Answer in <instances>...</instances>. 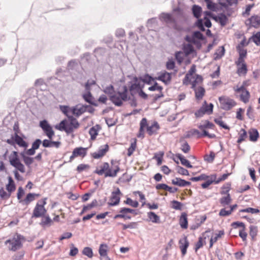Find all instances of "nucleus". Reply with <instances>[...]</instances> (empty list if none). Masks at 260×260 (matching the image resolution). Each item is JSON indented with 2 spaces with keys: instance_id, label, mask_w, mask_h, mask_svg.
Segmentation results:
<instances>
[{
  "instance_id": "ddd939ff",
  "label": "nucleus",
  "mask_w": 260,
  "mask_h": 260,
  "mask_svg": "<svg viewBox=\"0 0 260 260\" xmlns=\"http://www.w3.org/2000/svg\"><path fill=\"white\" fill-rule=\"evenodd\" d=\"M202 81V77L198 75H195V76L191 77V78L189 79L188 80L189 84H191L192 88H196L197 85H200L201 84Z\"/></svg>"
},
{
  "instance_id": "3c124183",
  "label": "nucleus",
  "mask_w": 260,
  "mask_h": 260,
  "mask_svg": "<svg viewBox=\"0 0 260 260\" xmlns=\"http://www.w3.org/2000/svg\"><path fill=\"white\" fill-rule=\"evenodd\" d=\"M98 205V202L96 200H94L89 205L84 206L82 209L81 213L86 211L88 210L91 209L92 208Z\"/></svg>"
},
{
  "instance_id": "603ef678",
  "label": "nucleus",
  "mask_w": 260,
  "mask_h": 260,
  "mask_svg": "<svg viewBox=\"0 0 260 260\" xmlns=\"http://www.w3.org/2000/svg\"><path fill=\"white\" fill-rule=\"evenodd\" d=\"M224 48L223 46L220 47L219 49L215 53V59L220 58L224 54Z\"/></svg>"
},
{
  "instance_id": "aec40b11",
  "label": "nucleus",
  "mask_w": 260,
  "mask_h": 260,
  "mask_svg": "<svg viewBox=\"0 0 260 260\" xmlns=\"http://www.w3.org/2000/svg\"><path fill=\"white\" fill-rule=\"evenodd\" d=\"M196 66L194 65L192 66L190 70H189L188 73L186 75L185 78L183 80V83L185 85L189 84V79L191 78V77L195 76L194 73L196 72Z\"/></svg>"
},
{
  "instance_id": "0e129e2a",
  "label": "nucleus",
  "mask_w": 260,
  "mask_h": 260,
  "mask_svg": "<svg viewBox=\"0 0 260 260\" xmlns=\"http://www.w3.org/2000/svg\"><path fill=\"white\" fill-rule=\"evenodd\" d=\"M104 92L105 93L109 95V96L110 97V95H112L114 93V88H113V86L111 85H109V86L106 87L104 89Z\"/></svg>"
},
{
  "instance_id": "5fc2aeb1",
  "label": "nucleus",
  "mask_w": 260,
  "mask_h": 260,
  "mask_svg": "<svg viewBox=\"0 0 260 260\" xmlns=\"http://www.w3.org/2000/svg\"><path fill=\"white\" fill-rule=\"evenodd\" d=\"M164 155L163 152L160 151L158 153L155 154L154 158L157 160V165L159 166L162 163V158Z\"/></svg>"
},
{
  "instance_id": "f3484780",
  "label": "nucleus",
  "mask_w": 260,
  "mask_h": 260,
  "mask_svg": "<svg viewBox=\"0 0 260 260\" xmlns=\"http://www.w3.org/2000/svg\"><path fill=\"white\" fill-rule=\"evenodd\" d=\"M120 168L118 166H115L111 169L109 168L107 172L105 173V177H114L117 176V173L119 171Z\"/></svg>"
},
{
  "instance_id": "69168bd1",
  "label": "nucleus",
  "mask_w": 260,
  "mask_h": 260,
  "mask_svg": "<svg viewBox=\"0 0 260 260\" xmlns=\"http://www.w3.org/2000/svg\"><path fill=\"white\" fill-rule=\"evenodd\" d=\"M172 208L175 209L176 210H181V209L182 205L180 202L174 200L172 202Z\"/></svg>"
},
{
  "instance_id": "9b49d317",
  "label": "nucleus",
  "mask_w": 260,
  "mask_h": 260,
  "mask_svg": "<svg viewBox=\"0 0 260 260\" xmlns=\"http://www.w3.org/2000/svg\"><path fill=\"white\" fill-rule=\"evenodd\" d=\"M86 154V148L83 147H78L74 149L72 155L70 156V161H72V160L76 157L81 156L84 157Z\"/></svg>"
},
{
  "instance_id": "a878e982",
  "label": "nucleus",
  "mask_w": 260,
  "mask_h": 260,
  "mask_svg": "<svg viewBox=\"0 0 260 260\" xmlns=\"http://www.w3.org/2000/svg\"><path fill=\"white\" fill-rule=\"evenodd\" d=\"M213 19L216 21L219 22L222 26H224L228 21L227 17L223 14H221L217 16L214 17Z\"/></svg>"
},
{
  "instance_id": "09e8293b",
  "label": "nucleus",
  "mask_w": 260,
  "mask_h": 260,
  "mask_svg": "<svg viewBox=\"0 0 260 260\" xmlns=\"http://www.w3.org/2000/svg\"><path fill=\"white\" fill-rule=\"evenodd\" d=\"M118 225H121L122 226V229L125 230L127 229H135L137 228V223L135 222H132L128 224H124L121 223H118Z\"/></svg>"
},
{
  "instance_id": "338daca9",
  "label": "nucleus",
  "mask_w": 260,
  "mask_h": 260,
  "mask_svg": "<svg viewBox=\"0 0 260 260\" xmlns=\"http://www.w3.org/2000/svg\"><path fill=\"white\" fill-rule=\"evenodd\" d=\"M207 110H205V107H201L197 112L195 113L197 117H202L207 112Z\"/></svg>"
},
{
  "instance_id": "c03bdc74",
  "label": "nucleus",
  "mask_w": 260,
  "mask_h": 260,
  "mask_svg": "<svg viewBox=\"0 0 260 260\" xmlns=\"http://www.w3.org/2000/svg\"><path fill=\"white\" fill-rule=\"evenodd\" d=\"M99 125H96L91 127L89 132V133L91 136V139L93 140L95 139L96 136L98 134Z\"/></svg>"
},
{
  "instance_id": "c9c22d12",
  "label": "nucleus",
  "mask_w": 260,
  "mask_h": 260,
  "mask_svg": "<svg viewBox=\"0 0 260 260\" xmlns=\"http://www.w3.org/2000/svg\"><path fill=\"white\" fill-rule=\"evenodd\" d=\"M9 183L6 185L7 190L8 191L9 193L11 194V192L15 190V185L14 184V182L11 177H8Z\"/></svg>"
},
{
  "instance_id": "72a5a7b5",
  "label": "nucleus",
  "mask_w": 260,
  "mask_h": 260,
  "mask_svg": "<svg viewBox=\"0 0 260 260\" xmlns=\"http://www.w3.org/2000/svg\"><path fill=\"white\" fill-rule=\"evenodd\" d=\"M100 168V170L96 169L94 172L99 175H102L107 171L109 168V165L108 162H104Z\"/></svg>"
},
{
  "instance_id": "423d86ee",
  "label": "nucleus",
  "mask_w": 260,
  "mask_h": 260,
  "mask_svg": "<svg viewBox=\"0 0 260 260\" xmlns=\"http://www.w3.org/2000/svg\"><path fill=\"white\" fill-rule=\"evenodd\" d=\"M122 194L119 188L112 192L108 205L110 206H116L119 204L120 200V196Z\"/></svg>"
},
{
  "instance_id": "58836bf2",
  "label": "nucleus",
  "mask_w": 260,
  "mask_h": 260,
  "mask_svg": "<svg viewBox=\"0 0 260 260\" xmlns=\"http://www.w3.org/2000/svg\"><path fill=\"white\" fill-rule=\"evenodd\" d=\"M149 219L153 222L156 223H160V218L154 212H149L148 213Z\"/></svg>"
},
{
  "instance_id": "473e14b6",
  "label": "nucleus",
  "mask_w": 260,
  "mask_h": 260,
  "mask_svg": "<svg viewBox=\"0 0 260 260\" xmlns=\"http://www.w3.org/2000/svg\"><path fill=\"white\" fill-rule=\"evenodd\" d=\"M159 128V126L157 122H154L151 126L147 127V131L149 135H152L155 133Z\"/></svg>"
},
{
  "instance_id": "a19ab883",
  "label": "nucleus",
  "mask_w": 260,
  "mask_h": 260,
  "mask_svg": "<svg viewBox=\"0 0 260 260\" xmlns=\"http://www.w3.org/2000/svg\"><path fill=\"white\" fill-rule=\"evenodd\" d=\"M192 11L193 16L197 18L200 17L202 12L201 7L197 5L193 6Z\"/></svg>"
},
{
  "instance_id": "e2e57ef3",
  "label": "nucleus",
  "mask_w": 260,
  "mask_h": 260,
  "mask_svg": "<svg viewBox=\"0 0 260 260\" xmlns=\"http://www.w3.org/2000/svg\"><path fill=\"white\" fill-rule=\"evenodd\" d=\"M11 196L10 193L7 192L3 188L0 189V197L3 199H8Z\"/></svg>"
},
{
  "instance_id": "393cba45",
  "label": "nucleus",
  "mask_w": 260,
  "mask_h": 260,
  "mask_svg": "<svg viewBox=\"0 0 260 260\" xmlns=\"http://www.w3.org/2000/svg\"><path fill=\"white\" fill-rule=\"evenodd\" d=\"M15 142L17 144H18L20 147L26 148L28 146L27 143L24 141L23 139L18 135L17 133L15 134L14 137H13Z\"/></svg>"
},
{
  "instance_id": "f704fd0d",
  "label": "nucleus",
  "mask_w": 260,
  "mask_h": 260,
  "mask_svg": "<svg viewBox=\"0 0 260 260\" xmlns=\"http://www.w3.org/2000/svg\"><path fill=\"white\" fill-rule=\"evenodd\" d=\"M176 157L180 159L181 163L182 165L185 166L187 168H192V165L190 164L189 161L185 158L181 154H177L176 155Z\"/></svg>"
},
{
  "instance_id": "680f3d73",
  "label": "nucleus",
  "mask_w": 260,
  "mask_h": 260,
  "mask_svg": "<svg viewBox=\"0 0 260 260\" xmlns=\"http://www.w3.org/2000/svg\"><path fill=\"white\" fill-rule=\"evenodd\" d=\"M190 146L187 143V142L184 141L182 143L181 147V149L182 150V151L184 153H187L190 150Z\"/></svg>"
},
{
  "instance_id": "a211bd4d",
  "label": "nucleus",
  "mask_w": 260,
  "mask_h": 260,
  "mask_svg": "<svg viewBox=\"0 0 260 260\" xmlns=\"http://www.w3.org/2000/svg\"><path fill=\"white\" fill-rule=\"evenodd\" d=\"M179 244L182 254L184 256L186 254V249L189 246L187 237H185L183 239L180 240Z\"/></svg>"
},
{
  "instance_id": "5701e85b",
  "label": "nucleus",
  "mask_w": 260,
  "mask_h": 260,
  "mask_svg": "<svg viewBox=\"0 0 260 260\" xmlns=\"http://www.w3.org/2000/svg\"><path fill=\"white\" fill-rule=\"evenodd\" d=\"M238 0H218L219 4L223 7L228 8L230 6H236Z\"/></svg>"
},
{
  "instance_id": "6e6552de",
  "label": "nucleus",
  "mask_w": 260,
  "mask_h": 260,
  "mask_svg": "<svg viewBox=\"0 0 260 260\" xmlns=\"http://www.w3.org/2000/svg\"><path fill=\"white\" fill-rule=\"evenodd\" d=\"M89 107H90L89 106H84L81 104H78L74 107H71V108L69 109V110L71 114L78 117L84 113Z\"/></svg>"
},
{
  "instance_id": "13d9d810",
  "label": "nucleus",
  "mask_w": 260,
  "mask_h": 260,
  "mask_svg": "<svg viewBox=\"0 0 260 260\" xmlns=\"http://www.w3.org/2000/svg\"><path fill=\"white\" fill-rule=\"evenodd\" d=\"M177 171L178 173L180 174L183 175H189V172L188 170L186 169L183 168L182 167L178 166L176 168Z\"/></svg>"
},
{
  "instance_id": "4d7b16f0",
  "label": "nucleus",
  "mask_w": 260,
  "mask_h": 260,
  "mask_svg": "<svg viewBox=\"0 0 260 260\" xmlns=\"http://www.w3.org/2000/svg\"><path fill=\"white\" fill-rule=\"evenodd\" d=\"M136 148V141L132 142L131 144V146L128 149L127 155L130 156L132 155L134 151L135 150Z\"/></svg>"
},
{
  "instance_id": "f8f14e48",
  "label": "nucleus",
  "mask_w": 260,
  "mask_h": 260,
  "mask_svg": "<svg viewBox=\"0 0 260 260\" xmlns=\"http://www.w3.org/2000/svg\"><path fill=\"white\" fill-rule=\"evenodd\" d=\"M156 79L163 82L166 84H168L171 80V74L164 71L158 74V76L156 77Z\"/></svg>"
},
{
  "instance_id": "b1692460",
  "label": "nucleus",
  "mask_w": 260,
  "mask_h": 260,
  "mask_svg": "<svg viewBox=\"0 0 260 260\" xmlns=\"http://www.w3.org/2000/svg\"><path fill=\"white\" fill-rule=\"evenodd\" d=\"M249 140L252 142H256L259 137V133L255 128H250L248 131Z\"/></svg>"
},
{
  "instance_id": "4468645a",
  "label": "nucleus",
  "mask_w": 260,
  "mask_h": 260,
  "mask_svg": "<svg viewBox=\"0 0 260 260\" xmlns=\"http://www.w3.org/2000/svg\"><path fill=\"white\" fill-rule=\"evenodd\" d=\"M109 146L106 144L101 147L98 152H93L91 154L92 156L95 159H99L103 157L108 151Z\"/></svg>"
},
{
  "instance_id": "0eeeda50",
  "label": "nucleus",
  "mask_w": 260,
  "mask_h": 260,
  "mask_svg": "<svg viewBox=\"0 0 260 260\" xmlns=\"http://www.w3.org/2000/svg\"><path fill=\"white\" fill-rule=\"evenodd\" d=\"M40 126L43 129L48 138L52 139L53 136L54 135V132L47 121L44 120L40 121Z\"/></svg>"
},
{
  "instance_id": "49530a36",
  "label": "nucleus",
  "mask_w": 260,
  "mask_h": 260,
  "mask_svg": "<svg viewBox=\"0 0 260 260\" xmlns=\"http://www.w3.org/2000/svg\"><path fill=\"white\" fill-rule=\"evenodd\" d=\"M231 202L230 195L228 194L226 196L222 197L220 200V203L223 206L230 204Z\"/></svg>"
},
{
  "instance_id": "c85d7f7f",
  "label": "nucleus",
  "mask_w": 260,
  "mask_h": 260,
  "mask_svg": "<svg viewBox=\"0 0 260 260\" xmlns=\"http://www.w3.org/2000/svg\"><path fill=\"white\" fill-rule=\"evenodd\" d=\"M70 121L69 123H67V125L71 129V133L74 129H76L79 127V124L78 121L73 117H70Z\"/></svg>"
},
{
  "instance_id": "6e6d98bb",
  "label": "nucleus",
  "mask_w": 260,
  "mask_h": 260,
  "mask_svg": "<svg viewBox=\"0 0 260 260\" xmlns=\"http://www.w3.org/2000/svg\"><path fill=\"white\" fill-rule=\"evenodd\" d=\"M124 203L126 204L132 206L133 207H135V208L137 207L139 205V203L137 201H133L131 199L128 198H127L126 200L124 201Z\"/></svg>"
},
{
  "instance_id": "7c9ffc66",
  "label": "nucleus",
  "mask_w": 260,
  "mask_h": 260,
  "mask_svg": "<svg viewBox=\"0 0 260 260\" xmlns=\"http://www.w3.org/2000/svg\"><path fill=\"white\" fill-rule=\"evenodd\" d=\"M237 66V73L239 76H245L247 72V68L246 63H243Z\"/></svg>"
},
{
  "instance_id": "412c9836",
  "label": "nucleus",
  "mask_w": 260,
  "mask_h": 260,
  "mask_svg": "<svg viewBox=\"0 0 260 260\" xmlns=\"http://www.w3.org/2000/svg\"><path fill=\"white\" fill-rule=\"evenodd\" d=\"M140 127L139 129V134H138V137L140 138H143L144 135V129L145 128H147L148 125H147V120L146 118H143L141 120L140 123Z\"/></svg>"
},
{
  "instance_id": "9d476101",
  "label": "nucleus",
  "mask_w": 260,
  "mask_h": 260,
  "mask_svg": "<svg viewBox=\"0 0 260 260\" xmlns=\"http://www.w3.org/2000/svg\"><path fill=\"white\" fill-rule=\"evenodd\" d=\"M236 91L240 94V100L242 102L244 103H247L249 101L250 97L249 92L243 86L238 88Z\"/></svg>"
},
{
  "instance_id": "a18cd8bd",
  "label": "nucleus",
  "mask_w": 260,
  "mask_h": 260,
  "mask_svg": "<svg viewBox=\"0 0 260 260\" xmlns=\"http://www.w3.org/2000/svg\"><path fill=\"white\" fill-rule=\"evenodd\" d=\"M224 234L223 231H220L218 234H216L214 237H211L210 240V247H212L213 243H215L218 238H220Z\"/></svg>"
},
{
  "instance_id": "f257e3e1",
  "label": "nucleus",
  "mask_w": 260,
  "mask_h": 260,
  "mask_svg": "<svg viewBox=\"0 0 260 260\" xmlns=\"http://www.w3.org/2000/svg\"><path fill=\"white\" fill-rule=\"evenodd\" d=\"M127 92L126 86H123L121 87L120 91L111 95L110 99L115 105L120 106L123 101H126L129 99Z\"/></svg>"
},
{
  "instance_id": "4c0bfd02",
  "label": "nucleus",
  "mask_w": 260,
  "mask_h": 260,
  "mask_svg": "<svg viewBox=\"0 0 260 260\" xmlns=\"http://www.w3.org/2000/svg\"><path fill=\"white\" fill-rule=\"evenodd\" d=\"M214 126V125L209 122L208 120H206L205 121H203L202 123L199 125V128L201 130H204V129L210 128L213 129Z\"/></svg>"
},
{
  "instance_id": "2eb2a0df",
  "label": "nucleus",
  "mask_w": 260,
  "mask_h": 260,
  "mask_svg": "<svg viewBox=\"0 0 260 260\" xmlns=\"http://www.w3.org/2000/svg\"><path fill=\"white\" fill-rule=\"evenodd\" d=\"M141 81L137 78H135V82L133 83L130 87V91L133 94L135 92L141 91L143 85H141Z\"/></svg>"
},
{
  "instance_id": "774afa93",
  "label": "nucleus",
  "mask_w": 260,
  "mask_h": 260,
  "mask_svg": "<svg viewBox=\"0 0 260 260\" xmlns=\"http://www.w3.org/2000/svg\"><path fill=\"white\" fill-rule=\"evenodd\" d=\"M253 41L257 46L260 45V32L257 33L252 37Z\"/></svg>"
},
{
  "instance_id": "7ed1b4c3",
  "label": "nucleus",
  "mask_w": 260,
  "mask_h": 260,
  "mask_svg": "<svg viewBox=\"0 0 260 260\" xmlns=\"http://www.w3.org/2000/svg\"><path fill=\"white\" fill-rule=\"evenodd\" d=\"M9 162L11 166L14 167L22 173L25 172L24 166L21 162L16 151H13L9 157Z\"/></svg>"
},
{
  "instance_id": "e433bc0d",
  "label": "nucleus",
  "mask_w": 260,
  "mask_h": 260,
  "mask_svg": "<svg viewBox=\"0 0 260 260\" xmlns=\"http://www.w3.org/2000/svg\"><path fill=\"white\" fill-rule=\"evenodd\" d=\"M249 20L251 26L254 27H257L260 24V17L258 16H253Z\"/></svg>"
},
{
  "instance_id": "ea45409f",
  "label": "nucleus",
  "mask_w": 260,
  "mask_h": 260,
  "mask_svg": "<svg viewBox=\"0 0 260 260\" xmlns=\"http://www.w3.org/2000/svg\"><path fill=\"white\" fill-rule=\"evenodd\" d=\"M160 18L162 20L168 23H172L174 21L172 15L168 13H162L160 15Z\"/></svg>"
},
{
  "instance_id": "37998d69",
  "label": "nucleus",
  "mask_w": 260,
  "mask_h": 260,
  "mask_svg": "<svg viewBox=\"0 0 260 260\" xmlns=\"http://www.w3.org/2000/svg\"><path fill=\"white\" fill-rule=\"evenodd\" d=\"M39 194L29 193L27 194L24 201L26 204H28L30 202L34 201L36 197H39Z\"/></svg>"
},
{
  "instance_id": "c756f323",
  "label": "nucleus",
  "mask_w": 260,
  "mask_h": 260,
  "mask_svg": "<svg viewBox=\"0 0 260 260\" xmlns=\"http://www.w3.org/2000/svg\"><path fill=\"white\" fill-rule=\"evenodd\" d=\"M180 224L182 229H186L188 226L187 215L185 213H182L179 220Z\"/></svg>"
},
{
  "instance_id": "f03ea898",
  "label": "nucleus",
  "mask_w": 260,
  "mask_h": 260,
  "mask_svg": "<svg viewBox=\"0 0 260 260\" xmlns=\"http://www.w3.org/2000/svg\"><path fill=\"white\" fill-rule=\"evenodd\" d=\"M23 237L18 234H15L12 237L5 242L10 251H16L22 246Z\"/></svg>"
},
{
  "instance_id": "20e7f679",
  "label": "nucleus",
  "mask_w": 260,
  "mask_h": 260,
  "mask_svg": "<svg viewBox=\"0 0 260 260\" xmlns=\"http://www.w3.org/2000/svg\"><path fill=\"white\" fill-rule=\"evenodd\" d=\"M46 199L40 200L37 203L32 213V217H44L46 213V210L44 207L45 205L46 204Z\"/></svg>"
},
{
  "instance_id": "052dcab7",
  "label": "nucleus",
  "mask_w": 260,
  "mask_h": 260,
  "mask_svg": "<svg viewBox=\"0 0 260 260\" xmlns=\"http://www.w3.org/2000/svg\"><path fill=\"white\" fill-rule=\"evenodd\" d=\"M232 211V208H230L228 210H226L225 208H224L220 210L219 214L220 216H225L230 215Z\"/></svg>"
},
{
  "instance_id": "4be33fe9",
  "label": "nucleus",
  "mask_w": 260,
  "mask_h": 260,
  "mask_svg": "<svg viewBox=\"0 0 260 260\" xmlns=\"http://www.w3.org/2000/svg\"><path fill=\"white\" fill-rule=\"evenodd\" d=\"M173 184L178 185L181 187H184L187 185H190L191 183L189 181H185L179 178H176L172 180Z\"/></svg>"
},
{
  "instance_id": "8fccbe9b",
  "label": "nucleus",
  "mask_w": 260,
  "mask_h": 260,
  "mask_svg": "<svg viewBox=\"0 0 260 260\" xmlns=\"http://www.w3.org/2000/svg\"><path fill=\"white\" fill-rule=\"evenodd\" d=\"M83 254L87 256L89 258H91L93 256V251L91 248L86 247L83 248L82 251Z\"/></svg>"
},
{
  "instance_id": "79ce46f5",
  "label": "nucleus",
  "mask_w": 260,
  "mask_h": 260,
  "mask_svg": "<svg viewBox=\"0 0 260 260\" xmlns=\"http://www.w3.org/2000/svg\"><path fill=\"white\" fill-rule=\"evenodd\" d=\"M42 220L41 222L40 223V224L42 225L43 226H49L51 225V223L52 222V219L50 218V217L47 216H44V217H42Z\"/></svg>"
},
{
  "instance_id": "39448f33",
  "label": "nucleus",
  "mask_w": 260,
  "mask_h": 260,
  "mask_svg": "<svg viewBox=\"0 0 260 260\" xmlns=\"http://www.w3.org/2000/svg\"><path fill=\"white\" fill-rule=\"evenodd\" d=\"M219 101L220 104L221 108L225 110H230L236 104L233 99L226 96L219 97Z\"/></svg>"
},
{
  "instance_id": "864d4df0",
  "label": "nucleus",
  "mask_w": 260,
  "mask_h": 260,
  "mask_svg": "<svg viewBox=\"0 0 260 260\" xmlns=\"http://www.w3.org/2000/svg\"><path fill=\"white\" fill-rule=\"evenodd\" d=\"M214 121L217 124L222 128L226 129H230V127L224 123L221 118H215Z\"/></svg>"
},
{
  "instance_id": "bf43d9fd",
  "label": "nucleus",
  "mask_w": 260,
  "mask_h": 260,
  "mask_svg": "<svg viewBox=\"0 0 260 260\" xmlns=\"http://www.w3.org/2000/svg\"><path fill=\"white\" fill-rule=\"evenodd\" d=\"M205 104L202 106V107H205V110H207L206 113L208 114H210L213 112V105L212 104L210 103L209 105H207L206 102H204Z\"/></svg>"
},
{
  "instance_id": "1a4fd4ad",
  "label": "nucleus",
  "mask_w": 260,
  "mask_h": 260,
  "mask_svg": "<svg viewBox=\"0 0 260 260\" xmlns=\"http://www.w3.org/2000/svg\"><path fill=\"white\" fill-rule=\"evenodd\" d=\"M108 246L105 243H102L100 245L99 252L101 260H111L108 256Z\"/></svg>"
},
{
  "instance_id": "dca6fc26",
  "label": "nucleus",
  "mask_w": 260,
  "mask_h": 260,
  "mask_svg": "<svg viewBox=\"0 0 260 260\" xmlns=\"http://www.w3.org/2000/svg\"><path fill=\"white\" fill-rule=\"evenodd\" d=\"M61 143L59 141H53L52 139H45L42 142V145L44 147H55L58 148L60 146Z\"/></svg>"
},
{
  "instance_id": "6ab92c4d",
  "label": "nucleus",
  "mask_w": 260,
  "mask_h": 260,
  "mask_svg": "<svg viewBox=\"0 0 260 260\" xmlns=\"http://www.w3.org/2000/svg\"><path fill=\"white\" fill-rule=\"evenodd\" d=\"M162 87L160 86H159L157 83H155L153 86H151L149 87L148 89L151 91L157 90L159 91V93L155 95L154 99L157 100L158 99L161 98L163 96V94L161 92V90Z\"/></svg>"
},
{
  "instance_id": "bb28decb",
  "label": "nucleus",
  "mask_w": 260,
  "mask_h": 260,
  "mask_svg": "<svg viewBox=\"0 0 260 260\" xmlns=\"http://www.w3.org/2000/svg\"><path fill=\"white\" fill-rule=\"evenodd\" d=\"M55 128L60 131H64L68 133H70L71 129L67 125V122L65 120L61 121L58 125L55 126Z\"/></svg>"
},
{
  "instance_id": "cd10ccee",
  "label": "nucleus",
  "mask_w": 260,
  "mask_h": 260,
  "mask_svg": "<svg viewBox=\"0 0 260 260\" xmlns=\"http://www.w3.org/2000/svg\"><path fill=\"white\" fill-rule=\"evenodd\" d=\"M193 89L195 91L196 98L198 100L202 99L205 92V89L200 86Z\"/></svg>"
},
{
  "instance_id": "de8ad7c7",
  "label": "nucleus",
  "mask_w": 260,
  "mask_h": 260,
  "mask_svg": "<svg viewBox=\"0 0 260 260\" xmlns=\"http://www.w3.org/2000/svg\"><path fill=\"white\" fill-rule=\"evenodd\" d=\"M247 134L246 131L244 129H241L239 132V138L237 140V142L238 143H241L242 141H244L245 139L247 138Z\"/></svg>"
},
{
  "instance_id": "2f4dec72",
  "label": "nucleus",
  "mask_w": 260,
  "mask_h": 260,
  "mask_svg": "<svg viewBox=\"0 0 260 260\" xmlns=\"http://www.w3.org/2000/svg\"><path fill=\"white\" fill-rule=\"evenodd\" d=\"M21 156L24 162V164L28 167H29L34 162V158L29 157L26 155L24 152H22L20 153Z\"/></svg>"
}]
</instances>
